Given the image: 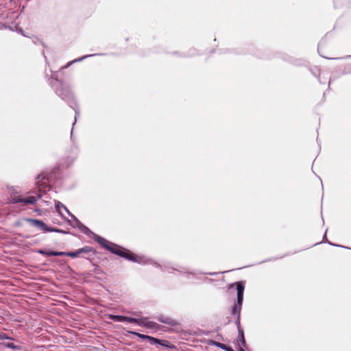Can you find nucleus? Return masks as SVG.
<instances>
[{"label":"nucleus","mask_w":351,"mask_h":351,"mask_svg":"<svg viewBox=\"0 0 351 351\" xmlns=\"http://www.w3.org/2000/svg\"><path fill=\"white\" fill-rule=\"evenodd\" d=\"M237 325L238 329H239V328H241V327H240L239 317H238V319H237Z\"/></svg>","instance_id":"nucleus-22"},{"label":"nucleus","mask_w":351,"mask_h":351,"mask_svg":"<svg viewBox=\"0 0 351 351\" xmlns=\"http://www.w3.org/2000/svg\"><path fill=\"white\" fill-rule=\"evenodd\" d=\"M238 341H239L241 346L245 347L246 343L244 337V333L241 328H239Z\"/></svg>","instance_id":"nucleus-10"},{"label":"nucleus","mask_w":351,"mask_h":351,"mask_svg":"<svg viewBox=\"0 0 351 351\" xmlns=\"http://www.w3.org/2000/svg\"><path fill=\"white\" fill-rule=\"evenodd\" d=\"M93 55H87V56H84L83 57L80 58H77V59H75V60H73V61H71L69 62H68L64 66V68L66 69V68H68L69 66H70L74 62H80L84 59H86V58L88 57H90V56H93Z\"/></svg>","instance_id":"nucleus-11"},{"label":"nucleus","mask_w":351,"mask_h":351,"mask_svg":"<svg viewBox=\"0 0 351 351\" xmlns=\"http://www.w3.org/2000/svg\"><path fill=\"white\" fill-rule=\"evenodd\" d=\"M318 53H319L320 56H322V57L325 58H328L327 57L324 56L322 53H321V51H320V47L319 46L318 47Z\"/></svg>","instance_id":"nucleus-21"},{"label":"nucleus","mask_w":351,"mask_h":351,"mask_svg":"<svg viewBox=\"0 0 351 351\" xmlns=\"http://www.w3.org/2000/svg\"><path fill=\"white\" fill-rule=\"evenodd\" d=\"M168 268H169V267H166V266H165V268H164V269H162L163 271H165V270H167Z\"/></svg>","instance_id":"nucleus-25"},{"label":"nucleus","mask_w":351,"mask_h":351,"mask_svg":"<svg viewBox=\"0 0 351 351\" xmlns=\"http://www.w3.org/2000/svg\"><path fill=\"white\" fill-rule=\"evenodd\" d=\"M325 239H326V242L327 241H326V232H325V234L324 236V240H325Z\"/></svg>","instance_id":"nucleus-23"},{"label":"nucleus","mask_w":351,"mask_h":351,"mask_svg":"<svg viewBox=\"0 0 351 351\" xmlns=\"http://www.w3.org/2000/svg\"><path fill=\"white\" fill-rule=\"evenodd\" d=\"M132 333L135 335L136 336L138 337L139 338H141L142 339H148L151 343H159L160 341L159 339H156V338L152 337H150V336H148V335H143V334H141V333H138V332H132Z\"/></svg>","instance_id":"nucleus-8"},{"label":"nucleus","mask_w":351,"mask_h":351,"mask_svg":"<svg viewBox=\"0 0 351 351\" xmlns=\"http://www.w3.org/2000/svg\"><path fill=\"white\" fill-rule=\"evenodd\" d=\"M135 321L136 318L123 316V322H128L129 323H134Z\"/></svg>","instance_id":"nucleus-18"},{"label":"nucleus","mask_w":351,"mask_h":351,"mask_svg":"<svg viewBox=\"0 0 351 351\" xmlns=\"http://www.w3.org/2000/svg\"><path fill=\"white\" fill-rule=\"evenodd\" d=\"M239 351H245V350L242 348H241Z\"/></svg>","instance_id":"nucleus-29"},{"label":"nucleus","mask_w":351,"mask_h":351,"mask_svg":"<svg viewBox=\"0 0 351 351\" xmlns=\"http://www.w3.org/2000/svg\"><path fill=\"white\" fill-rule=\"evenodd\" d=\"M77 113L76 112V114H75V121H76V119H77Z\"/></svg>","instance_id":"nucleus-27"},{"label":"nucleus","mask_w":351,"mask_h":351,"mask_svg":"<svg viewBox=\"0 0 351 351\" xmlns=\"http://www.w3.org/2000/svg\"><path fill=\"white\" fill-rule=\"evenodd\" d=\"M109 317L114 322H123V316L121 315H110Z\"/></svg>","instance_id":"nucleus-14"},{"label":"nucleus","mask_w":351,"mask_h":351,"mask_svg":"<svg viewBox=\"0 0 351 351\" xmlns=\"http://www.w3.org/2000/svg\"><path fill=\"white\" fill-rule=\"evenodd\" d=\"M29 223L34 227H36L41 230L47 232L48 226L41 220L39 219H29Z\"/></svg>","instance_id":"nucleus-7"},{"label":"nucleus","mask_w":351,"mask_h":351,"mask_svg":"<svg viewBox=\"0 0 351 351\" xmlns=\"http://www.w3.org/2000/svg\"><path fill=\"white\" fill-rule=\"evenodd\" d=\"M327 242L329 243V245H335V244H333V243H330V242H329V241H327ZM335 246H338V245H335Z\"/></svg>","instance_id":"nucleus-24"},{"label":"nucleus","mask_w":351,"mask_h":351,"mask_svg":"<svg viewBox=\"0 0 351 351\" xmlns=\"http://www.w3.org/2000/svg\"><path fill=\"white\" fill-rule=\"evenodd\" d=\"M94 239L106 250L111 252L114 254L123 257L130 261L140 264H147L150 261L146 257L132 254L130 251L123 249L121 247L111 243L97 234H94Z\"/></svg>","instance_id":"nucleus-2"},{"label":"nucleus","mask_w":351,"mask_h":351,"mask_svg":"<svg viewBox=\"0 0 351 351\" xmlns=\"http://www.w3.org/2000/svg\"><path fill=\"white\" fill-rule=\"evenodd\" d=\"M67 222H68L69 224L73 225V223L71 222V221H70V220H67Z\"/></svg>","instance_id":"nucleus-26"},{"label":"nucleus","mask_w":351,"mask_h":351,"mask_svg":"<svg viewBox=\"0 0 351 351\" xmlns=\"http://www.w3.org/2000/svg\"><path fill=\"white\" fill-rule=\"evenodd\" d=\"M55 207L57 212L62 217H64L62 213V210H64L72 219L75 218V216L71 213H70L67 208L60 202L55 201Z\"/></svg>","instance_id":"nucleus-5"},{"label":"nucleus","mask_w":351,"mask_h":351,"mask_svg":"<svg viewBox=\"0 0 351 351\" xmlns=\"http://www.w3.org/2000/svg\"><path fill=\"white\" fill-rule=\"evenodd\" d=\"M47 232H60V233H66L65 231L59 230L54 228H47Z\"/></svg>","instance_id":"nucleus-17"},{"label":"nucleus","mask_w":351,"mask_h":351,"mask_svg":"<svg viewBox=\"0 0 351 351\" xmlns=\"http://www.w3.org/2000/svg\"><path fill=\"white\" fill-rule=\"evenodd\" d=\"M4 339H13L9 336H8L5 333L0 332V340H4Z\"/></svg>","instance_id":"nucleus-20"},{"label":"nucleus","mask_w":351,"mask_h":351,"mask_svg":"<svg viewBox=\"0 0 351 351\" xmlns=\"http://www.w3.org/2000/svg\"><path fill=\"white\" fill-rule=\"evenodd\" d=\"M158 321L162 322V323H164V324H171L172 323V319L171 318H169V317H159L158 319Z\"/></svg>","instance_id":"nucleus-15"},{"label":"nucleus","mask_w":351,"mask_h":351,"mask_svg":"<svg viewBox=\"0 0 351 351\" xmlns=\"http://www.w3.org/2000/svg\"><path fill=\"white\" fill-rule=\"evenodd\" d=\"M235 285L237 286V304H235L232 308V314L237 315L238 317H239L243 300V292L245 287L243 282H237Z\"/></svg>","instance_id":"nucleus-3"},{"label":"nucleus","mask_w":351,"mask_h":351,"mask_svg":"<svg viewBox=\"0 0 351 351\" xmlns=\"http://www.w3.org/2000/svg\"><path fill=\"white\" fill-rule=\"evenodd\" d=\"M217 346L224 350H226V351H233L232 350V348H227L226 345L223 344V343H218L217 344Z\"/></svg>","instance_id":"nucleus-19"},{"label":"nucleus","mask_w":351,"mask_h":351,"mask_svg":"<svg viewBox=\"0 0 351 351\" xmlns=\"http://www.w3.org/2000/svg\"><path fill=\"white\" fill-rule=\"evenodd\" d=\"M80 254H81V253L80 252V250L78 249L75 252H64V255H66L70 257L75 258V257L79 256Z\"/></svg>","instance_id":"nucleus-12"},{"label":"nucleus","mask_w":351,"mask_h":351,"mask_svg":"<svg viewBox=\"0 0 351 351\" xmlns=\"http://www.w3.org/2000/svg\"><path fill=\"white\" fill-rule=\"evenodd\" d=\"M134 323L140 326H143L152 329L157 328L158 326V325L156 323L152 321H149L147 318L145 317L141 319L136 318V321Z\"/></svg>","instance_id":"nucleus-4"},{"label":"nucleus","mask_w":351,"mask_h":351,"mask_svg":"<svg viewBox=\"0 0 351 351\" xmlns=\"http://www.w3.org/2000/svg\"><path fill=\"white\" fill-rule=\"evenodd\" d=\"M73 220L75 221V226L77 227L82 232L87 235H93V237L94 238V234L93 232H91L87 227L84 226L75 217V218H73Z\"/></svg>","instance_id":"nucleus-6"},{"label":"nucleus","mask_w":351,"mask_h":351,"mask_svg":"<svg viewBox=\"0 0 351 351\" xmlns=\"http://www.w3.org/2000/svg\"><path fill=\"white\" fill-rule=\"evenodd\" d=\"M234 284L230 285V288L234 287Z\"/></svg>","instance_id":"nucleus-28"},{"label":"nucleus","mask_w":351,"mask_h":351,"mask_svg":"<svg viewBox=\"0 0 351 351\" xmlns=\"http://www.w3.org/2000/svg\"><path fill=\"white\" fill-rule=\"evenodd\" d=\"M38 253L46 256H60L64 254V252H56V251H45L43 250H39Z\"/></svg>","instance_id":"nucleus-9"},{"label":"nucleus","mask_w":351,"mask_h":351,"mask_svg":"<svg viewBox=\"0 0 351 351\" xmlns=\"http://www.w3.org/2000/svg\"><path fill=\"white\" fill-rule=\"evenodd\" d=\"M79 250H80V252L81 254H82V253H88V252L92 251V248L90 247H89V246H85V247H84L82 248H80Z\"/></svg>","instance_id":"nucleus-16"},{"label":"nucleus","mask_w":351,"mask_h":351,"mask_svg":"<svg viewBox=\"0 0 351 351\" xmlns=\"http://www.w3.org/2000/svg\"><path fill=\"white\" fill-rule=\"evenodd\" d=\"M3 345H4L5 347H7V348H10V349H12V350H21V346H16V345H14V343H3Z\"/></svg>","instance_id":"nucleus-13"},{"label":"nucleus","mask_w":351,"mask_h":351,"mask_svg":"<svg viewBox=\"0 0 351 351\" xmlns=\"http://www.w3.org/2000/svg\"><path fill=\"white\" fill-rule=\"evenodd\" d=\"M36 184V196L31 195L27 197H22L17 196L16 189L14 186L8 187L9 192L11 195L10 200V203H23L24 204H35L38 199H42L45 203L47 202V199H44V196L47 191H49L50 189L47 184V180L45 176L43 175H39L37 177ZM36 193V191H34Z\"/></svg>","instance_id":"nucleus-1"}]
</instances>
